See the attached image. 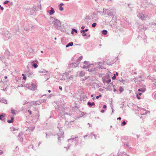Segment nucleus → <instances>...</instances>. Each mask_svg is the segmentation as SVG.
<instances>
[{"label":"nucleus","instance_id":"21","mask_svg":"<svg viewBox=\"0 0 156 156\" xmlns=\"http://www.w3.org/2000/svg\"><path fill=\"white\" fill-rule=\"evenodd\" d=\"M136 96L137 98L138 99H140L141 98L140 97V96L142 94V93H141L139 92V93H137L136 92Z\"/></svg>","mask_w":156,"mask_h":156},{"label":"nucleus","instance_id":"48","mask_svg":"<svg viewBox=\"0 0 156 156\" xmlns=\"http://www.w3.org/2000/svg\"><path fill=\"white\" fill-rule=\"evenodd\" d=\"M9 2V1L8 0L5 1L3 2V4H5V5L6 4H8Z\"/></svg>","mask_w":156,"mask_h":156},{"label":"nucleus","instance_id":"26","mask_svg":"<svg viewBox=\"0 0 156 156\" xmlns=\"http://www.w3.org/2000/svg\"><path fill=\"white\" fill-rule=\"evenodd\" d=\"M31 63H33L32 64V66L34 67V68H36L37 67L38 65L36 63H34V61H31Z\"/></svg>","mask_w":156,"mask_h":156},{"label":"nucleus","instance_id":"13","mask_svg":"<svg viewBox=\"0 0 156 156\" xmlns=\"http://www.w3.org/2000/svg\"><path fill=\"white\" fill-rule=\"evenodd\" d=\"M9 55V52L8 50H6L4 53V58H8Z\"/></svg>","mask_w":156,"mask_h":156},{"label":"nucleus","instance_id":"34","mask_svg":"<svg viewBox=\"0 0 156 156\" xmlns=\"http://www.w3.org/2000/svg\"><path fill=\"white\" fill-rule=\"evenodd\" d=\"M94 136L95 139H96V137H97V136L94 134L93 133H90V136Z\"/></svg>","mask_w":156,"mask_h":156},{"label":"nucleus","instance_id":"30","mask_svg":"<svg viewBox=\"0 0 156 156\" xmlns=\"http://www.w3.org/2000/svg\"><path fill=\"white\" fill-rule=\"evenodd\" d=\"M0 101L1 102L5 104H7V100L6 99H2L0 100Z\"/></svg>","mask_w":156,"mask_h":156},{"label":"nucleus","instance_id":"43","mask_svg":"<svg viewBox=\"0 0 156 156\" xmlns=\"http://www.w3.org/2000/svg\"><path fill=\"white\" fill-rule=\"evenodd\" d=\"M84 62V64H85V65H89L90 64H89V62H88V61H85L83 62Z\"/></svg>","mask_w":156,"mask_h":156},{"label":"nucleus","instance_id":"29","mask_svg":"<svg viewBox=\"0 0 156 156\" xmlns=\"http://www.w3.org/2000/svg\"><path fill=\"white\" fill-rule=\"evenodd\" d=\"M80 98L82 99H86L87 98V97L86 95L84 94H81L80 95Z\"/></svg>","mask_w":156,"mask_h":156},{"label":"nucleus","instance_id":"61","mask_svg":"<svg viewBox=\"0 0 156 156\" xmlns=\"http://www.w3.org/2000/svg\"><path fill=\"white\" fill-rule=\"evenodd\" d=\"M101 97V94H100L99 96H97L96 97V99H98L99 97Z\"/></svg>","mask_w":156,"mask_h":156},{"label":"nucleus","instance_id":"49","mask_svg":"<svg viewBox=\"0 0 156 156\" xmlns=\"http://www.w3.org/2000/svg\"><path fill=\"white\" fill-rule=\"evenodd\" d=\"M83 58V57L82 56H80L78 59L77 60L79 62Z\"/></svg>","mask_w":156,"mask_h":156},{"label":"nucleus","instance_id":"28","mask_svg":"<svg viewBox=\"0 0 156 156\" xmlns=\"http://www.w3.org/2000/svg\"><path fill=\"white\" fill-rule=\"evenodd\" d=\"M38 72L41 73H47L48 72L45 69H43L42 70L39 71Z\"/></svg>","mask_w":156,"mask_h":156},{"label":"nucleus","instance_id":"57","mask_svg":"<svg viewBox=\"0 0 156 156\" xmlns=\"http://www.w3.org/2000/svg\"><path fill=\"white\" fill-rule=\"evenodd\" d=\"M37 113H36L37 114V118H38L39 116H40V115H39V111L38 110H37Z\"/></svg>","mask_w":156,"mask_h":156},{"label":"nucleus","instance_id":"47","mask_svg":"<svg viewBox=\"0 0 156 156\" xmlns=\"http://www.w3.org/2000/svg\"><path fill=\"white\" fill-rule=\"evenodd\" d=\"M18 130V128H14L13 127L12 131H14L15 130Z\"/></svg>","mask_w":156,"mask_h":156},{"label":"nucleus","instance_id":"6","mask_svg":"<svg viewBox=\"0 0 156 156\" xmlns=\"http://www.w3.org/2000/svg\"><path fill=\"white\" fill-rule=\"evenodd\" d=\"M68 122L66 120H61L58 123L57 127L58 128H63L65 125L66 124V122Z\"/></svg>","mask_w":156,"mask_h":156},{"label":"nucleus","instance_id":"64","mask_svg":"<svg viewBox=\"0 0 156 156\" xmlns=\"http://www.w3.org/2000/svg\"><path fill=\"white\" fill-rule=\"evenodd\" d=\"M154 98L156 99V93L154 95Z\"/></svg>","mask_w":156,"mask_h":156},{"label":"nucleus","instance_id":"41","mask_svg":"<svg viewBox=\"0 0 156 156\" xmlns=\"http://www.w3.org/2000/svg\"><path fill=\"white\" fill-rule=\"evenodd\" d=\"M24 29L26 31H28L30 29V27L29 26L28 27H25Z\"/></svg>","mask_w":156,"mask_h":156},{"label":"nucleus","instance_id":"4","mask_svg":"<svg viewBox=\"0 0 156 156\" xmlns=\"http://www.w3.org/2000/svg\"><path fill=\"white\" fill-rule=\"evenodd\" d=\"M52 23L54 26L57 29L60 30L61 29V22L59 20L57 19H55Z\"/></svg>","mask_w":156,"mask_h":156},{"label":"nucleus","instance_id":"18","mask_svg":"<svg viewBox=\"0 0 156 156\" xmlns=\"http://www.w3.org/2000/svg\"><path fill=\"white\" fill-rule=\"evenodd\" d=\"M87 104V105L90 107H91L93 105H95V103L94 102H91L89 101L88 102Z\"/></svg>","mask_w":156,"mask_h":156},{"label":"nucleus","instance_id":"10","mask_svg":"<svg viewBox=\"0 0 156 156\" xmlns=\"http://www.w3.org/2000/svg\"><path fill=\"white\" fill-rule=\"evenodd\" d=\"M28 51L29 54H31L30 56V58H32L34 55V50L32 49L31 48H29L28 50Z\"/></svg>","mask_w":156,"mask_h":156},{"label":"nucleus","instance_id":"52","mask_svg":"<svg viewBox=\"0 0 156 156\" xmlns=\"http://www.w3.org/2000/svg\"><path fill=\"white\" fill-rule=\"evenodd\" d=\"M51 113V114H52L53 115H56V112L54 111H52Z\"/></svg>","mask_w":156,"mask_h":156},{"label":"nucleus","instance_id":"24","mask_svg":"<svg viewBox=\"0 0 156 156\" xmlns=\"http://www.w3.org/2000/svg\"><path fill=\"white\" fill-rule=\"evenodd\" d=\"M138 90L139 92L141 91L142 92H144L146 90V88L145 87L140 88L139 89H138Z\"/></svg>","mask_w":156,"mask_h":156},{"label":"nucleus","instance_id":"33","mask_svg":"<svg viewBox=\"0 0 156 156\" xmlns=\"http://www.w3.org/2000/svg\"><path fill=\"white\" fill-rule=\"evenodd\" d=\"M124 145L129 148H131V146L128 143H125L124 144Z\"/></svg>","mask_w":156,"mask_h":156},{"label":"nucleus","instance_id":"37","mask_svg":"<svg viewBox=\"0 0 156 156\" xmlns=\"http://www.w3.org/2000/svg\"><path fill=\"white\" fill-rule=\"evenodd\" d=\"M119 90L121 93L123 91L124 89L122 87H120Z\"/></svg>","mask_w":156,"mask_h":156},{"label":"nucleus","instance_id":"27","mask_svg":"<svg viewBox=\"0 0 156 156\" xmlns=\"http://www.w3.org/2000/svg\"><path fill=\"white\" fill-rule=\"evenodd\" d=\"M108 31L105 30H103L101 31V33L102 34L104 35H106L107 34Z\"/></svg>","mask_w":156,"mask_h":156},{"label":"nucleus","instance_id":"53","mask_svg":"<svg viewBox=\"0 0 156 156\" xmlns=\"http://www.w3.org/2000/svg\"><path fill=\"white\" fill-rule=\"evenodd\" d=\"M36 101H32L30 102V104L31 105H35Z\"/></svg>","mask_w":156,"mask_h":156},{"label":"nucleus","instance_id":"46","mask_svg":"<svg viewBox=\"0 0 156 156\" xmlns=\"http://www.w3.org/2000/svg\"><path fill=\"white\" fill-rule=\"evenodd\" d=\"M22 76H23V80H26V77L25 76V75L24 74H22Z\"/></svg>","mask_w":156,"mask_h":156},{"label":"nucleus","instance_id":"39","mask_svg":"<svg viewBox=\"0 0 156 156\" xmlns=\"http://www.w3.org/2000/svg\"><path fill=\"white\" fill-rule=\"evenodd\" d=\"M27 73V75L29 77H30L33 74V73L32 72H29Z\"/></svg>","mask_w":156,"mask_h":156},{"label":"nucleus","instance_id":"25","mask_svg":"<svg viewBox=\"0 0 156 156\" xmlns=\"http://www.w3.org/2000/svg\"><path fill=\"white\" fill-rule=\"evenodd\" d=\"M137 110L139 111V112H141V111H146V109L144 108H140L138 106H137Z\"/></svg>","mask_w":156,"mask_h":156},{"label":"nucleus","instance_id":"2","mask_svg":"<svg viewBox=\"0 0 156 156\" xmlns=\"http://www.w3.org/2000/svg\"><path fill=\"white\" fill-rule=\"evenodd\" d=\"M147 29L146 27H143V28H142L139 30V34L137 38L139 39H141L144 40V42H146V39L147 38V37L145 35L144 31Z\"/></svg>","mask_w":156,"mask_h":156},{"label":"nucleus","instance_id":"19","mask_svg":"<svg viewBox=\"0 0 156 156\" xmlns=\"http://www.w3.org/2000/svg\"><path fill=\"white\" fill-rule=\"evenodd\" d=\"M107 14L109 16H112L113 15V12L110 10H108Z\"/></svg>","mask_w":156,"mask_h":156},{"label":"nucleus","instance_id":"14","mask_svg":"<svg viewBox=\"0 0 156 156\" xmlns=\"http://www.w3.org/2000/svg\"><path fill=\"white\" fill-rule=\"evenodd\" d=\"M88 30V29H86L85 30H81L80 32L82 33V36L83 37H84L86 36V34L85 33H86V32H87Z\"/></svg>","mask_w":156,"mask_h":156},{"label":"nucleus","instance_id":"62","mask_svg":"<svg viewBox=\"0 0 156 156\" xmlns=\"http://www.w3.org/2000/svg\"><path fill=\"white\" fill-rule=\"evenodd\" d=\"M70 146L69 145L67 147H64V148H66L67 150H68Z\"/></svg>","mask_w":156,"mask_h":156},{"label":"nucleus","instance_id":"54","mask_svg":"<svg viewBox=\"0 0 156 156\" xmlns=\"http://www.w3.org/2000/svg\"><path fill=\"white\" fill-rule=\"evenodd\" d=\"M40 102H41V104L42 103L44 102H45L46 100L45 99H42L41 100H40Z\"/></svg>","mask_w":156,"mask_h":156},{"label":"nucleus","instance_id":"51","mask_svg":"<svg viewBox=\"0 0 156 156\" xmlns=\"http://www.w3.org/2000/svg\"><path fill=\"white\" fill-rule=\"evenodd\" d=\"M111 81V80L110 79H109L108 80H107L106 81V83L108 84H109Z\"/></svg>","mask_w":156,"mask_h":156},{"label":"nucleus","instance_id":"11","mask_svg":"<svg viewBox=\"0 0 156 156\" xmlns=\"http://www.w3.org/2000/svg\"><path fill=\"white\" fill-rule=\"evenodd\" d=\"M23 134L22 133H20L18 136V140L21 142H22L23 140Z\"/></svg>","mask_w":156,"mask_h":156},{"label":"nucleus","instance_id":"8","mask_svg":"<svg viewBox=\"0 0 156 156\" xmlns=\"http://www.w3.org/2000/svg\"><path fill=\"white\" fill-rule=\"evenodd\" d=\"M79 63L80 62H79L78 61H77L76 62H74L73 63H69V64L68 66L70 67L71 65H72V67L75 68L78 66Z\"/></svg>","mask_w":156,"mask_h":156},{"label":"nucleus","instance_id":"16","mask_svg":"<svg viewBox=\"0 0 156 156\" xmlns=\"http://www.w3.org/2000/svg\"><path fill=\"white\" fill-rule=\"evenodd\" d=\"M31 90H37V87L36 85L33 83H32L31 84Z\"/></svg>","mask_w":156,"mask_h":156},{"label":"nucleus","instance_id":"55","mask_svg":"<svg viewBox=\"0 0 156 156\" xmlns=\"http://www.w3.org/2000/svg\"><path fill=\"white\" fill-rule=\"evenodd\" d=\"M151 80H152V81H154L156 83V79H154L153 78H151L150 79Z\"/></svg>","mask_w":156,"mask_h":156},{"label":"nucleus","instance_id":"38","mask_svg":"<svg viewBox=\"0 0 156 156\" xmlns=\"http://www.w3.org/2000/svg\"><path fill=\"white\" fill-rule=\"evenodd\" d=\"M41 102H40V101H36L35 103V105H40L41 104Z\"/></svg>","mask_w":156,"mask_h":156},{"label":"nucleus","instance_id":"15","mask_svg":"<svg viewBox=\"0 0 156 156\" xmlns=\"http://www.w3.org/2000/svg\"><path fill=\"white\" fill-rule=\"evenodd\" d=\"M47 12L48 13H49V15H52L55 12L54 9L52 7H51V10H50L47 11Z\"/></svg>","mask_w":156,"mask_h":156},{"label":"nucleus","instance_id":"59","mask_svg":"<svg viewBox=\"0 0 156 156\" xmlns=\"http://www.w3.org/2000/svg\"><path fill=\"white\" fill-rule=\"evenodd\" d=\"M55 104L57 105H59V104H58V102L57 101H55L54 102H53Z\"/></svg>","mask_w":156,"mask_h":156},{"label":"nucleus","instance_id":"42","mask_svg":"<svg viewBox=\"0 0 156 156\" xmlns=\"http://www.w3.org/2000/svg\"><path fill=\"white\" fill-rule=\"evenodd\" d=\"M126 124V122L125 121H123L121 124V126H124Z\"/></svg>","mask_w":156,"mask_h":156},{"label":"nucleus","instance_id":"17","mask_svg":"<svg viewBox=\"0 0 156 156\" xmlns=\"http://www.w3.org/2000/svg\"><path fill=\"white\" fill-rule=\"evenodd\" d=\"M114 86L113 85L112 83L109 84V86H108V87L107 88V89L109 90H112V87H114Z\"/></svg>","mask_w":156,"mask_h":156},{"label":"nucleus","instance_id":"12","mask_svg":"<svg viewBox=\"0 0 156 156\" xmlns=\"http://www.w3.org/2000/svg\"><path fill=\"white\" fill-rule=\"evenodd\" d=\"M102 62H98V64L97 66H96V68H98V70H99L101 68V69H105V68L103 67V66H102L101 64H102Z\"/></svg>","mask_w":156,"mask_h":156},{"label":"nucleus","instance_id":"23","mask_svg":"<svg viewBox=\"0 0 156 156\" xmlns=\"http://www.w3.org/2000/svg\"><path fill=\"white\" fill-rule=\"evenodd\" d=\"M73 42H69L68 44H67L66 45V48H68L70 46H72L73 45Z\"/></svg>","mask_w":156,"mask_h":156},{"label":"nucleus","instance_id":"22","mask_svg":"<svg viewBox=\"0 0 156 156\" xmlns=\"http://www.w3.org/2000/svg\"><path fill=\"white\" fill-rule=\"evenodd\" d=\"M11 119H9L7 120V122L9 123H10L13 122L14 120V118L13 117H11Z\"/></svg>","mask_w":156,"mask_h":156},{"label":"nucleus","instance_id":"44","mask_svg":"<svg viewBox=\"0 0 156 156\" xmlns=\"http://www.w3.org/2000/svg\"><path fill=\"white\" fill-rule=\"evenodd\" d=\"M97 25V23H93L91 25V26L92 27H95Z\"/></svg>","mask_w":156,"mask_h":156},{"label":"nucleus","instance_id":"40","mask_svg":"<svg viewBox=\"0 0 156 156\" xmlns=\"http://www.w3.org/2000/svg\"><path fill=\"white\" fill-rule=\"evenodd\" d=\"M118 80L121 82H123L124 81V80L122 78H118Z\"/></svg>","mask_w":156,"mask_h":156},{"label":"nucleus","instance_id":"3","mask_svg":"<svg viewBox=\"0 0 156 156\" xmlns=\"http://www.w3.org/2000/svg\"><path fill=\"white\" fill-rule=\"evenodd\" d=\"M79 138L77 136H74L73 135L71 136V138L68 140L69 142L74 143L75 146H76L78 143Z\"/></svg>","mask_w":156,"mask_h":156},{"label":"nucleus","instance_id":"5","mask_svg":"<svg viewBox=\"0 0 156 156\" xmlns=\"http://www.w3.org/2000/svg\"><path fill=\"white\" fill-rule=\"evenodd\" d=\"M59 129V131L60 133H58L57 135L58 136V142H60L61 140V138L63 139L64 137V133L63 129L62 128H58Z\"/></svg>","mask_w":156,"mask_h":156},{"label":"nucleus","instance_id":"1","mask_svg":"<svg viewBox=\"0 0 156 156\" xmlns=\"http://www.w3.org/2000/svg\"><path fill=\"white\" fill-rule=\"evenodd\" d=\"M95 64L96 65L97 64L95 63L93 64H90L87 66L84 65L82 68L83 69H88L89 71L91 72L95 75H98L99 73V72H98V68H96V66H94Z\"/></svg>","mask_w":156,"mask_h":156},{"label":"nucleus","instance_id":"7","mask_svg":"<svg viewBox=\"0 0 156 156\" xmlns=\"http://www.w3.org/2000/svg\"><path fill=\"white\" fill-rule=\"evenodd\" d=\"M55 109L57 110L58 112L60 113H61V111L63 112L64 111V109L62 108H61L59 105H55Z\"/></svg>","mask_w":156,"mask_h":156},{"label":"nucleus","instance_id":"60","mask_svg":"<svg viewBox=\"0 0 156 156\" xmlns=\"http://www.w3.org/2000/svg\"><path fill=\"white\" fill-rule=\"evenodd\" d=\"M122 154H124L125 156H129V155H127L126 153L125 152H122Z\"/></svg>","mask_w":156,"mask_h":156},{"label":"nucleus","instance_id":"50","mask_svg":"<svg viewBox=\"0 0 156 156\" xmlns=\"http://www.w3.org/2000/svg\"><path fill=\"white\" fill-rule=\"evenodd\" d=\"M72 30H73V32H75L76 33L77 32V30L74 28H73Z\"/></svg>","mask_w":156,"mask_h":156},{"label":"nucleus","instance_id":"56","mask_svg":"<svg viewBox=\"0 0 156 156\" xmlns=\"http://www.w3.org/2000/svg\"><path fill=\"white\" fill-rule=\"evenodd\" d=\"M112 80H115L116 79L115 75L114 74V76H113L112 77Z\"/></svg>","mask_w":156,"mask_h":156},{"label":"nucleus","instance_id":"63","mask_svg":"<svg viewBox=\"0 0 156 156\" xmlns=\"http://www.w3.org/2000/svg\"><path fill=\"white\" fill-rule=\"evenodd\" d=\"M119 154H118L117 155H116V156H115L113 154H111L110 155V156H119Z\"/></svg>","mask_w":156,"mask_h":156},{"label":"nucleus","instance_id":"45","mask_svg":"<svg viewBox=\"0 0 156 156\" xmlns=\"http://www.w3.org/2000/svg\"><path fill=\"white\" fill-rule=\"evenodd\" d=\"M58 7H59V9L60 11H62L63 10V8L62 7V6H61L59 5Z\"/></svg>","mask_w":156,"mask_h":156},{"label":"nucleus","instance_id":"36","mask_svg":"<svg viewBox=\"0 0 156 156\" xmlns=\"http://www.w3.org/2000/svg\"><path fill=\"white\" fill-rule=\"evenodd\" d=\"M67 79H73V77L72 75H70V76L68 75V76H66Z\"/></svg>","mask_w":156,"mask_h":156},{"label":"nucleus","instance_id":"35","mask_svg":"<svg viewBox=\"0 0 156 156\" xmlns=\"http://www.w3.org/2000/svg\"><path fill=\"white\" fill-rule=\"evenodd\" d=\"M140 113L141 115H144L147 114V113L146 112V111H141V112H140Z\"/></svg>","mask_w":156,"mask_h":156},{"label":"nucleus","instance_id":"20","mask_svg":"<svg viewBox=\"0 0 156 156\" xmlns=\"http://www.w3.org/2000/svg\"><path fill=\"white\" fill-rule=\"evenodd\" d=\"M46 134V137L47 138H48L50 137V136L53 135V134L51 133H45Z\"/></svg>","mask_w":156,"mask_h":156},{"label":"nucleus","instance_id":"9","mask_svg":"<svg viewBox=\"0 0 156 156\" xmlns=\"http://www.w3.org/2000/svg\"><path fill=\"white\" fill-rule=\"evenodd\" d=\"M138 17L142 20H144L146 18L147 16L142 13L139 14L137 15Z\"/></svg>","mask_w":156,"mask_h":156},{"label":"nucleus","instance_id":"58","mask_svg":"<svg viewBox=\"0 0 156 156\" xmlns=\"http://www.w3.org/2000/svg\"><path fill=\"white\" fill-rule=\"evenodd\" d=\"M84 73L83 72H81L80 73V75L81 76H83L84 75Z\"/></svg>","mask_w":156,"mask_h":156},{"label":"nucleus","instance_id":"31","mask_svg":"<svg viewBox=\"0 0 156 156\" xmlns=\"http://www.w3.org/2000/svg\"><path fill=\"white\" fill-rule=\"evenodd\" d=\"M5 114L4 113H2L1 115H0V120H3L2 119V118L5 116Z\"/></svg>","mask_w":156,"mask_h":156},{"label":"nucleus","instance_id":"32","mask_svg":"<svg viewBox=\"0 0 156 156\" xmlns=\"http://www.w3.org/2000/svg\"><path fill=\"white\" fill-rule=\"evenodd\" d=\"M11 113L14 115H15L16 114V113L15 112V110H14L12 108H11Z\"/></svg>","mask_w":156,"mask_h":156}]
</instances>
